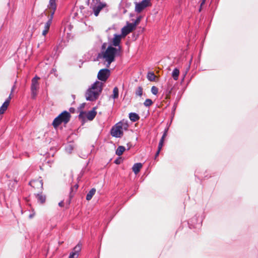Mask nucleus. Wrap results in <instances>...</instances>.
Listing matches in <instances>:
<instances>
[{"mask_svg": "<svg viewBox=\"0 0 258 258\" xmlns=\"http://www.w3.org/2000/svg\"><path fill=\"white\" fill-rule=\"evenodd\" d=\"M103 89V83L96 81L91 87L87 89L85 93L86 99L94 101L97 100Z\"/></svg>", "mask_w": 258, "mask_h": 258, "instance_id": "1", "label": "nucleus"}, {"mask_svg": "<svg viewBox=\"0 0 258 258\" xmlns=\"http://www.w3.org/2000/svg\"><path fill=\"white\" fill-rule=\"evenodd\" d=\"M121 47L115 48L112 46H109L106 50L103 53L102 57L107 62L106 66L109 68L111 62L114 61L115 55L119 52Z\"/></svg>", "mask_w": 258, "mask_h": 258, "instance_id": "2", "label": "nucleus"}, {"mask_svg": "<svg viewBox=\"0 0 258 258\" xmlns=\"http://www.w3.org/2000/svg\"><path fill=\"white\" fill-rule=\"evenodd\" d=\"M128 124L123 121H119L116 123L111 128L110 134L112 137L120 138L123 136V130H127Z\"/></svg>", "mask_w": 258, "mask_h": 258, "instance_id": "3", "label": "nucleus"}, {"mask_svg": "<svg viewBox=\"0 0 258 258\" xmlns=\"http://www.w3.org/2000/svg\"><path fill=\"white\" fill-rule=\"evenodd\" d=\"M71 117V114L69 112L64 111L54 118L52 125L54 128H56L62 123L67 124L69 122Z\"/></svg>", "mask_w": 258, "mask_h": 258, "instance_id": "4", "label": "nucleus"}, {"mask_svg": "<svg viewBox=\"0 0 258 258\" xmlns=\"http://www.w3.org/2000/svg\"><path fill=\"white\" fill-rule=\"evenodd\" d=\"M106 6V4L102 3L100 0H92L90 8L93 10L95 16L97 17L98 16L101 10Z\"/></svg>", "mask_w": 258, "mask_h": 258, "instance_id": "5", "label": "nucleus"}, {"mask_svg": "<svg viewBox=\"0 0 258 258\" xmlns=\"http://www.w3.org/2000/svg\"><path fill=\"white\" fill-rule=\"evenodd\" d=\"M110 75V71L108 69L100 70L97 75L98 79L103 82H105Z\"/></svg>", "mask_w": 258, "mask_h": 258, "instance_id": "6", "label": "nucleus"}, {"mask_svg": "<svg viewBox=\"0 0 258 258\" xmlns=\"http://www.w3.org/2000/svg\"><path fill=\"white\" fill-rule=\"evenodd\" d=\"M39 78L37 77H35L33 78L32 80V83L31 86V95L32 98L33 99H35L37 95V90L38 88V84L37 82V80L39 79Z\"/></svg>", "mask_w": 258, "mask_h": 258, "instance_id": "7", "label": "nucleus"}, {"mask_svg": "<svg viewBox=\"0 0 258 258\" xmlns=\"http://www.w3.org/2000/svg\"><path fill=\"white\" fill-rule=\"evenodd\" d=\"M150 0H143L141 2L136 3L135 11L137 13H141L144 9L149 6Z\"/></svg>", "mask_w": 258, "mask_h": 258, "instance_id": "8", "label": "nucleus"}, {"mask_svg": "<svg viewBox=\"0 0 258 258\" xmlns=\"http://www.w3.org/2000/svg\"><path fill=\"white\" fill-rule=\"evenodd\" d=\"M82 249V244L79 243L74 248L70 254L68 258H78L79 255V253Z\"/></svg>", "mask_w": 258, "mask_h": 258, "instance_id": "9", "label": "nucleus"}, {"mask_svg": "<svg viewBox=\"0 0 258 258\" xmlns=\"http://www.w3.org/2000/svg\"><path fill=\"white\" fill-rule=\"evenodd\" d=\"M54 14V12H52L51 13L50 15L49 16H48V19L47 21L46 22V23L45 24L44 29L42 31V35L43 36H45L49 30L50 25L52 23V21L53 19Z\"/></svg>", "mask_w": 258, "mask_h": 258, "instance_id": "10", "label": "nucleus"}, {"mask_svg": "<svg viewBox=\"0 0 258 258\" xmlns=\"http://www.w3.org/2000/svg\"><path fill=\"white\" fill-rule=\"evenodd\" d=\"M29 184L35 189L42 190L43 188V182L42 180L37 179L33 180L29 182Z\"/></svg>", "mask_w": 258, "mask_h": 258, "instance_id": "11", "label": "nucleus"}, {"mask_svg": "<svg viewBox=\"0 0 258 258\" xmlns=\"http://www.w3.org/2000/svg\"><path fill=\"white\" fill-rule=\"evenodd\" d=\"M11 98V94H10L8 98L6 99V100L4 102L2 106L0 107V114H3L5 112V111L7 110L10 104V102Z\"/></svg>", "mask_w": 258, "mask_h": 258, "instance_id": "12", "label": "nucleus"}, {"mask_svg": "<svg viewBox=\"0 0 258 258\" xmlns=\"http://www.w3.org/2000/svg\"><path fill=\"white\" fill-rule=\"evenodd\" d=\"M121 35H118L117 34H114V37L112 40V45L115 47H118V48H119V46H120L119 44L121 41Z\"/></svg>", "mask_w": 258, "mask_h": 258, "instance_id": "13", "label": "nucleus"}, {"mask_svg": "<svg viewBox=\"0 0 258 258\" xmlns=\"http://www.w3.org/2000/svg\"><path fill=\"white\" fill-rule=\"evenodd\" d=\"M96 107H94L93 109L89 111L86 114L87 118L89 120H92L96 115L97 112L95 111Z\"/></svg>", "mask_w": 258, "mask_h": 258, "instance_id": "14", "label": "nucleus"}, {"mask_svg": "<svg viewBox=\"0 0 258 258\" xmlns=\"http://www.w3.org/2000/svg\"><path fill=\"white\" fill-rule=\"evenodd\" d=\"M35 195L38 202L40 204H44L45 202L46 197L45 195H43L42 192L35 194Z\"/></svg>", "mask_w": 258, "mask_h": 258, "instance_id": "15", "label": "nucleus"}, {"mask_svg": "<svg viewBox=\"0 0 258 258\" xmlns=\"http://www.w3.org/2000/svg\"><path fill=\"white\" fill-rule=\"evenodd\" d=\"M142 167V163H135L133 165V166L132 167V170L135 174H137L140 171Z\"/></svg>", "mask_w": 258, "mask_h": 258, "instance_id": "16", "label": "nucleus"}, {"mask_svg": "<svg viewBox=\"0 0 258 258\" xmlns=\"http://www.w3.org/2000/svg\"><path fill=\"white\" fill-rule=\"evenodd\" d=\"M129 118L132 121L135 122L140 119L139 115L134 112H131L129 114Z\"/></svg>", "mask_w": 258, "mask_h": 258, "instance_id": "17", "label": "nucleus"}, {"mask_svg": "<svg viewBox=\"0 0 258 258\" xmlns=\"http://www.w3.org/2000/svg\"><path fill=\"white\" fill-rule=\"evenodd\" d=\"M96 192L95 188H92L89 192L87 194L86 196V200L87 201H90L93 197V196L95 195Z\"/></svg>", "mask_w": 258, "mask_h": 258, "instance_id": "18", "label": "nucleus"}, {"mask_svg": "<svg viewBox=\"0 0 258 258\" xmlns=\"http://www.w3.org/2000/svg\"><path fill=\"white\" fill-rule=\"evenodd\" d=\"M179 74V71L177 68H175L172 73V77L173 79L175 81L177 80L178 79V76Z\"/></svg>", "mask_w": 258, "mask_h": 258, "instance_id": "19", "label": "nucleus"}, {"mask_svg": "<svg viewBox=\"0 0 258 258\" xmlns=\"http://www.w3.org/2000/svg\"><path fill=\"white\" fill-rule=\"evenodd\" d=\"M125 150V148L124 146H119L116 150V154L118 156H120L123 154Z\"/></svg>", "mask_w": 258, "mask_h": 258, "instance_id": "20", "label": "nucleus"}, {"mask_svg": "<svg viewBox=\"0 0 258 258\" xmlns=\"http://www.w3.org/2000/svg\"><path fill=\"white\" fill-rule=\"evenodd\" d=\"M49 8L52 9V12L54 13L56 7L55 0H49Z\"/></svg>", "mask_w": 258, "mask_h": 258, "instance_id": "21", "label": "nucleus"}, {"mask_svg": "<svg viewBox=\"0 0 258 258\" xmlns=\"http://www.w3.org/2000/svg\"><path fill=\"white\" fill-rule=\"evenodd\" d=\"M147 77L149 81H155L156 76L153 72H148Z\"/></svg>", "mask_w": 258, "mask_h": 258, "instance_id": "22", "label": "nucleus"}, {"mask_svg": "<svg viewBox=\"0 0 258 258\" xmlns=\"http://www.w3.org/2000/svg\"><path fill=\"white\" fill-rule=\"evenodd\" d=\"M114 99H117L118 97V89L117 87L113 88V95L112 96Z\"/></svg>", "mask_w": 258, "mask_h": 258, "instance_id": "23", "label": "nucleus"}, {"mask_svg": "<svg viewBox=\"0 0 258 258\" xmlns=\"http://www.w3.org/2000/svg\"><path fill=\"white\" fill-rule=\"evenodd\" d=\"M130 32H131L130 30H128V28L126 26L123 27L121 29V33L122 35L123 36H125L126 35L129 34Z\"/></svg>", "mask_w": 258, "mask_h": 258, "instance_id": "24", "label": "nucleus"}, {"mask_svg": "<svg viewBox=\"0 0 258 258\" xmlns=\"http://www.w3.org/2000/svg\"><path fill=\"white\" fill-rule=\"evenodd\" d=\"M136 95L139 96H142L143 95V88L141 86H139L137 88L136 91Z\"/></svg>", "mask_w": 258, "mask_h": 258, "instance_id": "25", "label": "nucleus"}, {"mask_svg": "<svg viewBox=\"0 0 258 258\" xmlns=\"http://www.w3.org/2000/svg\"><path fill=\"white\" fill-rule=\"evenodd\" d=\"M126 27L128 28V30L132 32L133 30L136 28V23H128Z\"/></svg>", "mask_w": 258, "mask_h": 258, "instance_id": "26", "label": "nucleus"}, {"mask_svg": "<svg viewBox=\"0 0 258 258\" xmlns=\"http://www.w3.org/2000/svg\"><path fill=\"white\" fill-rule=\"evenodd\" d=\"M153 103V101L150 99H146L144 103V105L146 107H149Z\"/></svg>", "mask_w": 258, "mask_h": 258, "instance_id": "27", "label": "nucleus"}, {"mask_svg": "<svg viewBox=\"0 0 258 258\" xmlns=\"http://www.w3.org/2000/svg\"><path fill=\"white\" fill-rule=\"evenodd\" d=\"M151 92L154 95H157L158 92V89L156 86H152L151 88Z\"/></svg>", "mask_w": 258, "mask_h": 258, "instance_id": "28", "label": "nucleus"}, {"mask_svg": "<svg viewBox=\"0 0 258 258\" xmlns=\"http://www.w3.org/2000/svg\"><path fill=\"white\" fill-rule=\"evenodd\" d=\"M47 17V15L46 14H45V12H43V13H42L39 16H38V18L40 19H45Z\"/></svg>", "mask_w": 258, "mask_h": 258, "instance_id": "29", "label": "nucleus"}, {"mask_svg": "<svg viewBox=\"0 0 258 258\" xmlns=\"http://www.w3.org/2000/svg\"><path fill=\"white\" fill-rule=\"evenodd\" d=\"M206 0H202L200 4V7L199 10V12H200L202 11L203 6L205 5Z\"/></svg>", "mask_w": 258, "mask_h": 258, "instance_id": "30", "label": "nucleus"}, {"mask_svg": "<svg viewBox=\"0 0 258 258\" xmlns=\"http://www.w3.org/2000/svg\"><path fill=\"white\" fill-rule=\"evenodd\" d=\"M168 128H166L165 130H164V133L162 135V138H163L165 139V138L167 136V132H168Z\"/></svg>", "mask_w": 258, "mask_h": 258, "instance_id": "31", "label": "nucleus"}, {"mask_svg": "<svg viewBox=\"0 0 258 258\" xmlns=\"http://www.w3.org/2000/svg\"><path fill=\"white\" fill-rule=\"evenodd\" d=\"M163 146V143L160 142L159 143L158 147V149L159 150H161L162 149V148Z\"/></svg>", "mask_w": 258, "mask_h": 258, "instance_id": "32", "label": "nucleus"}, {"mask_svg": "<svg viewBox=\"0 0 258 258\" xmlns=\"http://www.w3.org/2000/svg\"><path fill=\"white\" fill-rule=\"evenodd\" d=\"M140 18H138L133 23H136V26L140 23Z\"/></svg>", "mask_w": 258, "mask_h": 258, "instance_id": "33", "label": "nucleus"}, {"mask_svg": "<svg viewBox=\"0 0 258 258\" xmlns=\"http://www.w3.org/2000/svg\"><path fill=\"white\" fill-rule=\"evenodd\" d=\"M73 148L71 145H69L67 148V150H69L70 152L73 150Z\"/></svg>", "mask_w": 258, "mask_h": 258, "instance_id": "34", "label": "nucleus"}, {"mask_svg": "<svg viewBox=\"0 0 258 258\" xmlns=\"http://www.w3.org/2000/svg\"><path fill=\"white\" fill-rule=\"evenodd\" d=\"M84 113H84V112H83V111L81 112H80V114L79 115V117L80 118H83V116H84Z\"/></svg>", "mask_w": 258, "mask_h": 258, "instance_id": "35", "label": "nucleus"}, {"mask_svg": "<svg viewBox=\"0 0 258 258\" xmlns=\"http://www.w3.org/2000/svg\"><path fill=\"white\" fill-rule=\"evenodd\" d=\"M161 150H159V149H158V150L157 151V152L156 153V154L155 155V159H156V158L158 156L159 153H160V152Z\"/></svg>", "mask_w": 258, "mask_h": 258, "instance_id": "36", "label": "nucleus"}, {"mask_svg": "<svg viewBox=\"0 0 258 258\" xmlns=\"http://www.w3.org/2000/svg\"><path fill=\"white\" fill-rule=\"evenodd\" d=\"M114 163L116 164H119L120 163V159H116L114 161Z\"/></svg>", "mask_w": 258, "mask_h": 258, "instance_id": "37", "label": "nucleus"}, {"mask_svg": "<svg viewBox=\"0 0 258 258\" xmlns=\"http://www.w3.org/2000/svg\"><path fill=\"white\" fill-rule=\"evenodd\" d=\"M15 87H16L15 85H14L12 87V89H11V94H11V95H12V93L14 92V90H15Z\"/></svg>", "mask_w": 258, "mask_h": 258, "instance_id": "38", "label": "nucleus"}, {"mask_svg": "<svg viewBox=\"0 0 258 258\" xmlns=\"http://www.w3.org/2000/svg\"><path fill=\"white\" fill-rule=\"evenodd\" d=\"M59 206L62 207L63 206V202L62 201L58 203Z\"/></svg>", "mask_w": 258, "mask_h": 258, "instance_id": "39", "label": "nucleus"}, {"mask_svg": "<svg viewBox=\"0 0 258 258\" xmlns=\"http://www.w3.org/2000/svg\"><path fill=\"white\" fill-rule=\"evenodd\" d=\"M70 111L72 113H74L75 111V109L74 108L71 107L70 108Z\"/></svg>", "mask_w": 258, "mask_h": 258, "instance_id": "40", "label": "nucleus"}, {"mask_svg": "<svg viewBox=\"0 0 258 258\" xmlns=\"http://www.w3.org/2000/svg\"><path fill=\"white\" fill-rule=\"evenodd\" d=\"M164 138H161L160 139V142L163 143H164Z\"/></svg>", "mask_w": 258, "mask_h": 258, "instance_id": "41", "label": "nucleus"}, {"mask_svg": "<svg viewBox=\"0 0 258 258\" xmlns=\"http://www.w3.org/2000/svg\"><path fill=\"white\" fill-rule=\"evenodd\" d=\"M75 187L76 189H77L78 188V184H76L75 185Z\"/></svg>", "mask_w": 258, "mask_h": 258, "instance_id": "42", "label": "nucleus"}, {"mask_svg": "<svg viewBox=\"0 0 258 258\" xmlns=\"http://www.w3.org/2000/svg\"><path fill=\"white\" fill-rule=\"evenodd\" d=\"M105 44H104L102 45V48H105Z\"/></svg>", "mask_w": 258, "mask_h": 258, "instance_id": "43", "label": "nucleus"}, {"mask_svg": "<svg viewBox=\"0 0 258 258\" xmlns=\"http://www.w3.org/2000/svg\"><path fill=\"white\" fill-rule=\"evenodd\" d=\"M29 217H30V218H32L33 217V216H32V215L31 214V215H30Z\"/></svg>", "mask_w": 258, "mask_h": 258, "instance_id": "44", "label": "nucleus"}, {"mask_svg": "<svg viewBox=\"0 0 258 258\" xmlns=\"http://www.w3.org/2000/svg\"><path fill=\"white\" fill-rule=\"evenodd\" d=\"M70 200H69V202H68V204H70Z\"/></svg>", "mask_w": 258, "mask_h": 258, "instance_id": "45", "label": "nucleus"}]
</instances>
